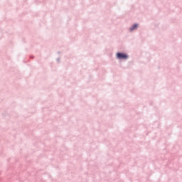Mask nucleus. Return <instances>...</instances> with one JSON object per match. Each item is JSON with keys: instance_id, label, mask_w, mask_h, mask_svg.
I'll return each instance as SVG.
<instances>
[{"instance_id": "obj_2", "label": "nucleus", "mask_w": 182, "mask_h": 182, "mask_svg": "<svg viewBox=\"0 0 182 182\" xmlns=\"http://www.w3.org/2000/svg\"><path fill=\"white\" fill-rule=\"evenodd\" d=\"M139 27V24H134L131 28L130 31H134V29L137 28Z\"/></svg>"}, {"instance_id": "obj_1", "label": "nucleus", "mask_w": 182, "mask_h": 182, "mask_svg": "<svg viewBox=\"0 0 182 182\" xmlns=\"http://www.w3.org/2000/svg\"><path fill=\"white\" fill-rule=\"evenodd\" d=\"M117 57L118 58V59H127L128 58V56L126 54L122 53H118L117 54Z\"/></svg>"}]
</instances>
